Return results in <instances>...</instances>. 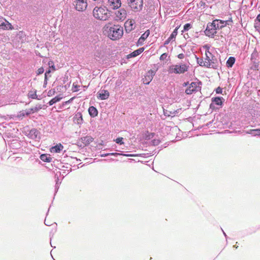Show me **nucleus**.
Wrapping results in <instances>:
<instances>
[{"label":"nucleus","mask_w":260,"mask_h":260,"mask_svg":"<svg viewBox=\"0 0 260 260\" xmlns=\"http://www.w3.org/2000/svg\"><path fill=\"white\" fill-rule=\"evenodd\" d=\"M52 68L53 69H55V67H54V66L53 65V66H52Z\"/></svg>","instance_id":"nucleus-62"},{"label":"nucleus","mask_w":260,"mask_h":260,"mask_svg":"<svg viewBox=\"0 0 260 260\" xmlns=\"http://www.w3.org/2000/svg\"><path fill=\"white\" fill-rule=\"evenodd\" d=\"M222 232H223V234H224V236H225V238H226V240H227V239H226V236H226V233H225L223 230H222Z\"/></svg>","instance_id":"nucleus-57"},{"label":"nucleus","mask_w":260,"mask_h":260,"mask_svg":"<svg viewBox=\"0 0 260 260\" xmlns=\"http://www.w3.org/2000/svg\"><path fill=\"white\" fill-rule=\"evenodd\" d=\"M225 64L226 66H228V60L226 61Z\"/></svg>","instance_id":"nucleus-64"},{"label":"nucleus","mask_w":260,"mask_h":260,"mask_svg":"<svg viewBox=\"0 0 260 260\" xmlns=\"http://www.w3.org/2000/svg\"><path fill=\"white\" fill-rule=\"evenodd\" d=\"M188 69V66L185 63H182L170 66L168 68V71L169 74H181L187 72Z\"/></svg>","instance_id":"nucleus-4"},{"label":"nucleus","mask_w":260,"mask_h":260,"mask_svg":"<svg viewBox=\"0 0 260 260\" xmlns=\"http://www.w3.org/2000/svg\"><path fill=\"white\" fill-rule=\"evenodd\" d=\"M82 142L85 145H87L93 141V139L89 136H86L81 138Z\"/></svg>","instance_id":"nucleus-29"},{"label":"nucleus","mask_w":260,"mask_h":260,"mask_svg":"<svg viewBox=\"0 0 260 260\" xmlns=\"http://www.w3.org/2000/svg\"><path fill=\"white\" fill-rule=\"evenodd\" d=\"M228 133H229H229H232V132H230L229 130V131H228Z\"/></svg>","instance_id":"nucleus-63"},{"label":"nucleus","mask_w":260,"mask_h":260,"mask_svg":"<svg viewBox=\"0 0 260 260\" xmlns=\"http://www.w3.org/2000/svg\"><path fill=\"white\" fill-rule=\"evenodd\" d=\"M187 84H188V82H187V83H184V84H183V86H187Z\"/></svg>","instance_id":"nucleus-58"},{"label":"nucleus","mask_w":260,"mask_h":260,"mask_svg":"<svg viewBox=\"0 0 260 260\" xmlns=\"http://www.w3.org/2000/svg\"><path fill=\"white\" fill-rule=\"evenodd\" d=\"M225 100L220 96L213 97L211 99V103L210 105V108L213 110L219 109L221 107Z\"/></svg>","instance_id":"nucleus-6"},{"label":"nucleus","mask_w":260,"mask_h":260,"mask_svg":"<svg viewBox=\"0 0 260 260\" xmlns=\"http://www.w3.org/2000/svg\"><path fill=\"white\" fill-rule=\"evenodd\" d=\"M155 74L156 72L153 70H150V71H149L145 76L144 78L143 79V82L144 84H149V83L152 81Z\"/></svg>","instance_id":"nucleus-14"},{"label":"nucleus","mask_w":260,"mask_h":260,"mask_svg":"<svg viewBox=\"0 0 260 260\" xmlns=\"http://www.w3.org/2000/svg\"><path fill=\"white\" fill-rule=\"evenodd\" d=\"M51 73V71L50 69H48V71H47L45 74V81L46 82V80H48V75Z\"/></svg>","instance_id":"nucleus-46"},{"label":"nucleus","mask_w":260,"mask_h":260,"mask_svg":"<svg viewBox=\"0 0 260 260\" xmlns=\"http://www.w3.org/2000/svg\"><path fill=\"white\" fill-rule=\"evenodd\" d=\"M44 223H45V224L46 225H47V226H50V225H51V224H50V223H47L46 222V219L45 220Z\"/></svg>","instance_id":"nucleus-54"},{"label":"nucleus","mask_w":260,"mask_h":260,"mask_svg":"<svg viewBox=\"0 0 260 260\" xmlns=\"http://www.w3.org/2000/svg\"><path fill=\"white\" fill-rule=\"evenodd\" d=\"M63 148V146L60 143L56 145L51 148V151L55 153L60 152Z\"/></svg>","instance_id":"nucleus-27"},{"label":"nucleus","mask_w":260,"mask_h":260,"mask_svg":"<svg viewBox=\"0 0 260 260\" xmlns=\"http://www.w3.org/2000/svg\"><path fill=\"white\" fill-rule=\"evenodd\" d=\"M254 21L260 23V13L256 16Z\"/></svg>","instance_id":"nucleus-48"},{"label":"nucleus","mask_w":260,"mask_h":260,"mask_svg":"<svg viewBox=\"0 0 260 260\" xmlns=\"http://www.w3.org/2000/svg\"><path fill=\"white\" fill-rule=\"evenodd\" d=\"M119 83H118V81H117L116 84L117 85H119Z\"/></svg>","instance_id":"nucleus-59"},{"label":"nucleus","mask_w":260,"mask_h":260,"mask_svg":"<svg viewBox=\"0 0 260 260\" xmlns=\"http://www.w3.org/2000/svg\"><path fill=\"white\" fill-rule=\"evenodd\" d=\"M128 6L134 12L142 11L143 7V0H127Z\"/></svg>","instance_id":"nucleus-5"},{"label":"nucleus","mask_w":260,"mask_h":260,"mask_svg":"<svg viewBox=\"0 0 260 260\" xmlns=\"http://www.w3.org/2000/svg\"><path fill=\"white\" fill-rule=\"evenodd\" d=\"M150 35V30H147L144 33H143L140 38L139 39L137 42V46L142 45L144 44L145 40Z\"/></svg>","instance_id":"nucleus-16"},{"label":"nucleus","mask_w":260,"mask_h":260,"mask_svg":"<svg viewBox=\"0 0 260 260\" xmlns=\"http://www.w3.org/2000/svg\"><path fill=\"white\" fill-rule=\"evenodd\" d=\"M115 14L116 20L123 21L127 16V12L123 8H120Z\"/></svg>","instance_id":"nucleus-11"},{"label":"nucleus","mask_w":260,"mask_h":260,"mask_svg":"<svg viewBox=\"0 0 260 260\" xmlns=\"http://www.w3.org/2000/svg\"><path fill=\"white\" fill-rule=\"evenodd\" d=\"M177 57L179 59H183L184 57V55L183 53H180L178 55Z\"/></svg>","instance_id":"nucleus-49"},{"label":"nucleus","mask_w":260,"mask_h":260,"mask_svg":"<svg viewBox=\"0 0 260 260\" xmlns=\"http://www.w3.org/2000/svg\"><path fill=\"white\" fill-rule=\"evenodd\" d=\"M234 247L236 248H237L238 247V246H236V245H234L233 246Z\"/></svg>","instance_id":"nucleus-60"},{"label":"nucleus","mask_w":260,"mask_h":260,"mask_svg":"<svg viewBox=\"0 0 260 260\" xmlns=\"http://www.w3.org/2000/svg\"><path fill=\"white\" fill-rule=\"evenodd\" d=\"M232 46H235V47H236L235 44H232Z\"/></svg>","instance_id":"nucleus-61"},{"label":"nucleus","mask_w":260,"mask_h":260,"mask_svg":"<svg viewBox=\"0 0 260 260\" xmlns=\"http://www.w3.org/2000/svg\"><path fill=\"white\" fill-rule=\"evenodd\" d=\"M61 183V182H60L59 183H57L56 182L55 183V194L57 192L59 188V185Z\"/></svg>","instance_id":"nucleus-44"},{"label":"nucleus","mask_w":260,"mask_h":260,"mask_svg":"<svg viewBox=\"0 0 260 260\" xmlns=\"http://www.w3.org/2000/svg\"><path fill=\"white\" fill-rule=\"evenodd\" d=\"M215 22L209 23L207 24L206 29L205 30V34L206 36L209 37H213L214 35L216 33L217 28L215 26Z\"/></svg>","instance_id":"nucleus-8"},{"label":"nucleus","mask_w":260,"mask_h":260,"mask_svg":"<svg viewBox=\"0 0 260 260\" xmlns=\"http://www.w3.org/2000/svg\"><path fill=\"white\" fill-rule=\"evenodd\" d=\"M55 178H56V180H55L56 183V182L59 183L60 181H59V179L57 173L55 174Z\"/></svg>","instance_id":"nucleus-50"},{"label":"nucleus","mask_w":260,"mask_h":260,"mask_svg":"<svg viewBox=\"0 0 260 260\" xmlns=\"http://www.w3.org/2000/svg\"><path fill=\"white\" fill-rule=\"evenodd\" d=\"M177 35V28H175L171 34L170 36L165 41L164 46L169 44L172 41L174 40Z\"/></svg>","instance_id":"nucleus-19"},{"label":"nucleus","mask_w":260,"mask_h":260,"mask_svg":"<svg viewBox=\"0 0 260 260\" xmlns=\"http://www.w3.org/2000/svg\"><path fill=\"white\" fill-rule=\"evenodd\" d=\"M223 124L224 125V128H226V127L228 126L227 123L226 122H225Z\"/></svg>","instance_id":"nucleus-56"},{"label":"nucleus","mask_w":260,"mask_h":260,"mask_svg":"<svg viewBox=\"0 0 260 260\" xmlns=\"http://www.w3.org/2000/svg\"><path fill=\"white\" fill-rule=\"evenodd\" d=\"M62 96H60V95H57L56 96H55V98L52 99L49 102H48V104L49 106H52L53 105V104H55L56 103L60 101L61 99H62Z\"/></svg>","instance_id":"nucleus-32"},{"label":"nucleus","mask_w":260,"mask_h":260,"mask_svg":"<svg viewBox=\"0 0 260 260\" xmlns=\"http://www.w3.org/2000/svg\"><path fill=\"white\" fill-rule=\"evenodd\" d=\"M27 96L29 99L38 100L39 99L37 95V90L35 89L29 91L28 93Z\"/></svg>","instance_id":"nucleus-31"},{"label":"nucleus","mask_w":260,"mask_h":260,"mask_svg":"<svg viewBox=\"0 0 260 260\" xmlns=\"http://www.w3.org/2000/svg\"><path fill=\"white\" fill-rule=\"evenodd\" d=\"M198 5V6H199L200 7H203V8H205L206 7V6H207L206 5L205 2H204L202 1L200 2Z\"/></svg>","instance_id":"nucleus-43"},{"label":"nucleus","mask_w":260,"mask_h":260,"mask_svg":"<svg viewBox=\"0 0 260 260\" xmlns=\"http://www.w3.org/2000/svg\"><path fill=\"white\" fill-rule=\"evenodd\" d=\"M257 54H258V53H257V51L255 50H254V51L252 52V53L251 55L250 60H251V62L256 61V58L257 56Z\"/></svg>","instance_id":"nucleus-35"},{"label":"nucleus","mask_w":260,"mask_h":260,"mask_svg":"<svg viewBox=\"0 0 260 260\" xmlns=\"http://www.w3.org/2000/svg\"><path fill=\"white\" fill-rule=\"evenodd\" d=\"M107 31L108 37L112 40H117L120 39L123 34V27L119 25H114L109 28Z\"/></svg>","instance_id":"nucleus-1"},{"label":"nucleus","mask_w":260,"mask_h":260,"mask_svg":"<svg viewBox=\"0 0 260 260\" xmlns=\"http://www.w3.org/2000/svg\"><path fill=\"white\" fill-rule=\"evenodd\" d=\"M167 56H168V54L166 53H164L160 55V56L159 57V59L160 60H164L167 58Z\"/></svg>","instance_id":"nucleus-42"},{"label":"nucleus","mask_w":260,"mask_h":260,"mask_svg":"<svg viewBox=\"0 0 260 260\" xmlns=\"http://www.w3.org/2000/svg\"><path fill=\"white\" fill-rule=\"evenodd\" d=\"M123 139L122 137H118L115 140V142L116 143L121 145L123 144Z\"/></svg>","instance_id":"nucleus-38"},{"label":"nucleus","mask_w":260,"mask_h":260,"mask_svg":"<svg viewBox=\"0 0 260 260\" xmlns=\"http://www.w3.org/2000/svg\"><path fill=\"white\" fill-rule=\"evenodd\" d=\"M181 109H178L176 110H173V111H170V110H164V115L166 116H171L173 117L175 115H177L180 111Z\"/></svg>","instance_id":"nucleus-21"},{"label":"nucleus","mask_w":260,"mask_h":260,"mask_svg":"<svg viewBox=\"0 0 260 260\" xmlns=\"http://www.w3.org/2000/svg\"><path fill=\"white\" fill-rule=\"evenodd\" d=\"M109 155V153H103V154H101V156L102 157H106V156H107Z\"/></svg>","instance_id":"nucleus-52"},{"label":"nucleus","mask_w":260,"mask_h":260,"mask_svg":"<svg viewBox=\"0 0 260 260\" xmlns=\"http://www.w3.org/2000/svg\"><path fill=\"white\" fill-rule=\"evenodd\" d=\"M88 113L91 117H95L98 114V111L95 107L90 106L88 108Z\"/></svg>","instance_id":"nucleus-24"},{"label":"nucleus","mask_w":260,"mask_h":260,"mask_svg":"<svg viewBox=\"0 0 260 260\" xmlns=\"http://www.w3.org/2000/svg\"><path fill=\"white\" fill-rule=\"evenodd\" d=\"M47 83V80H46V82L45 81V78H44V86H45Z\"/></svg>","instance_id":"nucleus-55"},{"label":"nucleus","mask_w":260,"mask_h":260,"mask_svg":"<svg viewBox=\"0 0 260 260\" xmlns=\"http://www.w3.org/2000/svg\"><path fill=\"white\" fill-rule=\"evenodd\" d=\"M40 158L42 161L44 162H49L52 160V158L50 157V155L47 154H41Z\"/></svg>","instance_id":"nucleus-30"},{"label":"nucleus","mask_w":260,"mask_h":260,"mask_svg":"<svg viewBox=\"0 0 260 260\" xmlns=\"http://www.w3.org/2000/svg\"><path fill=\"white\" fill-rule=\"evenodd\" d=\"M44 71V68L43 67L39 68L36 71L37 75H40L43 73Z\"/></svg>","instance_id":"nucleus-39"},{"label":"nucleus","mask_w":260,"mask_h":260,"mask_svg":"<svg viewBox=\"0 0 260 260\" xmlns=\"http://www.w3.org/2000/svg\"><path fill=\"white\" fill-rule=\"evenodd\" d=\"M42 108V106L41 105H36L35 107L31 108L28 109H26L25 110L20 111L19 112L18 115V117L19 118H22L25 116H28L30 114L34 113L39 111L40 109Z\"/></svg>","instance_id":"nucleus-7"},{"label":"nucleus","mask_w":260,"mask_h":260,"mask_svg":"<svg viewBox=\"0 0 260 260\" xmlns=\"http://www.w3.org/2000/svg\"><path fill=\"white\" fill-rule=\"evenodd\" d=\"M246 133L251 135L252 136H260V128L251 129L246 131Z\"/></svg>","instance_id":"nucleus-25"},{"label":"nucleus","mask_w":260,"mask_h":260,"mask_svg":"<svg viewBox=\"0 0 260 260\" xmlns=\"http://www.w3.org/2000/svg\"><path fill=\"white\" fill-rule=\"evenodd\" d=\"M254 27L255 31H257L260 34V23L254 21Z\"/></svg>","instance_id":"nucleus-36"},{"label":"nucleus","mask_w":260,"mask_h":260,"mask_svg":"<svg viewBox=\"0 0 260 260\" xmlns=\"http://www.w3.org/2000/svg\"><path fill=\"white\" fill-rule=\"evenodd\" d=\"M109 155L114 156H117L118 155H122L125 156H141V154H120L117 152H112V153H109Z\"/></svg>","instance_id":"nucleus-28"},{"label":"nucleus","mask_w":260,"mask_h":260,"mask_svg":"<svg viewBox=\"0 0 260 260\" xmlns=\"http://www.w3.org/2000/svg\"><path fill=\"white\" fill-rule=\"evenodd\" d=\"M134 24V21L131 20L130 21H127L124 24L126 31L130 32L132 29L134 28L133 27Z\"/></svg>","instance_id":"nucleus-22"},{"label":"nucleus","mask_w":260,"mask_h":260,"mask_svg":"<svg viewBox=\"0 0 260 260\" xmlns=\"http://www.w3.org/2000/svg\"><path fill=\"white\" fill-rule=\"evenodd\" d=\"M258 62L256 61H252V65L250 67V69L253 71L258 70Z\"/></svg>","instance_id":"nucleus-34"},{"label":"nucleus","mask_w":260,"mask_h":260,"mask_svg":"<svg viewBox=\"0 0 260 260\" xmlns=\"http://www.w3.org/2000/svg\"><path fill=\"white\" fill-rule=\"evenodd\" d=\"M144 50V48L142 47L138 49L135 50L132 53L129 54L128 55V57H136L138 55H140L141 53H142Z\"/></svg>","instance_id":"nucleus-26"},{"label":"nucleus","mask_w":260,"mask_h":260,"mask_svg":"<svg viewBox=\"0 0 260 260\" xmlns=\"http://www.w3.org/2000/svg\"><path fill=\"white\" fill-rule=\"evenodd\" d=\"M0 28L3 30H12L14 29L12 24L6 19L0 18Z\"/></svg>","instance_id":"nucleus-13"},{"label":"nucleus","mask_w":260,"mask_h":260,"mask_svg":"<svg viewBox=\"0 0 260 260\" xmlns=\"http://www.w3.org/2000/svg\"><path fill=\"white\" fill-rule=\"evenodd\" d=\"M197 87V83L191 82L189 86L186 89L185 93L187 94H191L193 92L197 91V89H196Z\"/></svg>","instance_id":"nucleus-18"},{"label":"nucleus","mask_w":260,"mask_h":260,"mask_svg":"<svg viewBox=\"0 0 260 260\" xmlns=\"http://www.w3.org/2000/svg\"><path fill=\"white\" fill-rule=\"evenodd\" d=\"M151 143L153 145L156 146L160 143V141L158 139H153L152 140Z\"/></svg>","instance_id":"nucleus-41"},{"label":"nucleus","mask_w":260,"mask_h":260,"mask_svg":"<svg viewBox=\"0 0 260 260\" xmlns=\"http://www.w3.org/2000/svg\"><path fill=\"white\" fill-rule=\"evenodd\" d=\"M236 61V58L234 56H230L229 57V69L232 68L235 64Z\"/></svg>","instance_id":"nucleus-33"},{"label":"nucleus","mask_w":260,"mask_h":260,"mask_svg":"<svg viewBox=\"0 0 260 260\" xmlns=\"http://www.w3.org/2000/svg\"><path fill=\"white\" fill-rule=\"evenodd\" d=\"M215 91H216V93H218V94L222 93V89L221 88H220V87H218L215 89Z\"/></svg>","instance_id":"nucleus-47"},{"label":"nucleus","mask_w":260,"mask_h":260,"mask_svg":"<svg viewBox=\"0 0 260 260\" xmlns=\"http://www.w3.org/2000/svg\"><path fill=\"white\" fill-rule=\"evenodd\" d=\"M107 6L113 10L119 9L121 6V0H108Z\"/></svg>","instance_id":"nucleus-12"},{"label":"nucleus","mask_w":260,"mask_h":260,"mask_svg":"<svg viewBox=\"0 0 260 260\" xmlns=\"http://www.w3.org/2000/svg\"><path fill=\"white\" fill-rule=\"evenodd\" d=\"M216 23V27L217 29H221L222 27L225 26L228 24V20L222 21L219 20H215L213 21V22Z\"/></svg>","instance_id":"nucleus-20"},{"label":"nucleus","mask_w":260,"mask_h":260,"mask_svg":"<svg viewBox=\"0 0 260 260\" xmlns=\"http://www.w3.org/2000/svg\"><path fill=\"white\" fill-rule=\"evenodd\" d=\"M197 59L198 64L201 67H205L206 68H210V63L208 62H206V60L204 61L202 58H199L197 55H195Z\"/></svg>","instance_id":"nucleus-23"},{"label":"nucleus","mask_w":260,"mask_h":260,"mask_svg":"<svg viewBox=\"0 0 260 260\" xmlns=\"http://www.w3.org/2000/svg\"><path fill=\"white\" fill-rule=\"evenodd\" d=\"M74 97H73L71 98L69 100L66 101L62 103V106H66L67 105H68L72 102L73 100L74 99Z\"/></svg>","instance_id":"nucleus-40"},{"label":"nucleus","mask_w":260,"mask_h":260,"mask_svg":"<svg viewBox=\"0 0 260 260\" xmlns=\"http://www.w3.org/2000/svg\"><path fill=\"white\" fill-rule=\"evenodd\" d=\"M74 5H75V9L78 11H83L87 7L86 0H75Z\"/></svg>","instance_id":"nucleus-9"},{"label":"nucleus","mask_w":260,"mask_h":260,"mask_svg":"<svg viewBox=\"0 0 260 260\" xmlns=\"http://www.w3.org/2000/svg\"><path fill=\"white\" fill-rule=\"evenodd\" d=\"M110 95L109 92L108 90L105 89H101L98 92L97 98L101 100H107L109 98Z\"/></svg>","instance_id":"nucleus-15"},{"label":"nucleus","mask_w":260,"mask_h":260,"mask_svg":"<svg viewBox=\"0 0 260 260\" xmlns=\"http://www.w3.org/2000/svg\"><path fill=\"white\" fill-rule=\"evenodd\" d=\"M191 27L190 23H186L183 26V30L184 31H188Z\"/></svg>","instance_id":"nucleus-37"},{"label":"nucleus","mask_w":260,"mask_h":260,"mask_svg":"<svg viewBox=\"0 0 260 260\" xmlns=\"http://www.w3.org/2000/svg\"><path fill=\"white\" fill-rule=\"evenodd\" d=\"M73 122L77 124L80 125L83 122L82 115L81 112H77L73 117Z\"/></svg>","instance_id":"nucleus-17"},{"label":"nucleus","mask_w":260,"mask_h":260,"mask_svg":"<svg viewBox=\"0 0 260 260\" xmlns=\"http://www.w3.org/2000/svg\"><path fill=\"white\" fill-rule=\"evenodd\" d=\"M93 15L97 19L105 21L109 17L110 13L106 7H96L93 10Z\"/></svg>","instance_id":"nucleus-2"},{"label":"nucleus","mask_w":260,"mask_h":260,"mask_svg":"<svg viewBox=\"0 0 260 260\" xmlns=\"http://www.w3.org/2000/svg\"><path fill=\"white\" fill-rule=\"evenodd\" d=\"M27 137L31 139L39 141L41 138V135L40 131L35 128H33L29 131Z\"/></svg>","instance_id":"nucleus-10"},{"label":"nucleus","mask_w":260,"mask_h":260,"mask_svg":"<svg viewBox=\"0 0 260 260\" xmlns=\"http://www.w3.org/2000/svg\"><path fill=\"white\" fill-rule=\"evenodd\" d=\"M55 93V89H51L50 90H49L48 92V96H52V95H53L54 93Z\"/></svg>","instance_id":"nucleus-45"},{"label":"nucleus","mask_w":260,"mask_h":260,"mask_svg":"<svg viewBox=\"0 0 260 260\" xmlns=\"http://www.w3.org/2000/svg\"><path fill=\"white\" fill-rule=\"evenodd\" d=\"M221 38H222L223 40H221L222 42L223 43H225L226 42V40L225 37H223L222 36H221Z\"/></svg>","instance_id":"nucleus-51"},{"label":"nucleus","mask_w":260,"mask_h":260,"mask_svg":"<svg viewBox=\"0 0 260 260\" xmlns=\"http://www.w3.org/2000/svg\"><path fill=\"white\" fill-rule=\"evenodd\" d=\"M204 48L206 49L205 50V56L206 57L205 59L206 62H208V63H210V68H214L215 64V62L216 61V59L215 56L213 55L214 53V50L213 48H211L208 45H206L204 46Z\"/></svg>","instance_id":"nucleus-3"},{"label":"nucleus","mask_w":260,"mask_h":260,"mask_svg":"<svg viewBox=\"0 0 260 260\" xmlns=\"http://www.w3.org/2000/svg\"><path fill=\"white\" fill-rule=\"evenodd\" d=\"M229 15H230V14H229ZM233 22V21H232V17H230L229 16V22Z\"/></svg>","instance_id":"nucleus-53"}]
</instances>
